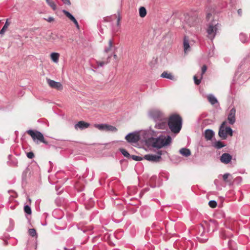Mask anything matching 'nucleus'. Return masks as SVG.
<instances>
[{"label":"nucleus","instance_id":"f257e3e1","mask_svg":"<svg viewBox=\"0 0 250 250\" xmlns=\"http://www.w3.org/2000/svg\"><path fill=\"white\" fill-rule=\"evenodd\" d=\"M141 135L146 142L151 143L154 147L160 148L169 145L171 142V138L169 135H161L157 138H154L156 135V132L150 128L142 132Z\"/></svg>","mask_w":250,"mask_h":250},{"label":"nucleus","instance_id":"f03ea898","mask_svg":"<svg viewBox=\"0 0 250 250\" xmlns=\"http://www.w3.org/2000/svg\"><path fill=\"white\" fill-rule=\"evenodd\" d=\"M182 119L178 115L174 114L170 116L168 120V126L171 131L178 133L182 128Z\"/></svg>","mask_w":250,"mask_h":250},{"label":"nucleus","instance_id":"7ed1b4c3","mask_svg":"<svg viewBox=\"0 0 250 250\" xmlns=\"http://www.w3.org/2000/svg\"><path fill=\"white\" fill-rule=\"evenodd\" d=\"M219 23L217 21L212 20L207 24L206 32L207 38L212 41L216 36Z\"/></svg>","mask_w":250,"mask_h":250},{"label":"nucleus","instance_id":"20e7f679","mask_svg":"<svg viewBox=\"0 0 250 250\" xmlns=\"http://www.w3.org/2000/svg\"><path fill=\"white\" fill-rule=\"evenodd\" d=\"M26 133L31 136L34 142L38 143L39 142L47 144V142L44 140L43 134L40 131L29 129L26 131Z\"/></svg>","mask_w":250,"mask_h":250},{"label":"nucleus","instance_id":"39448f33","mask_svg":"<svg viewBox=\"0 0 250 250\" xmlns=\"http://www.w3.org/2000/svg\"><path fill=\"white\" fill-rule=\"evenodd\" d=\"M148 116L149 118L154 122L160 120L167 116L160 109L157 108L151 109L148 112Z\"/></svg>","mask_w":250,"mask_h":250},{"label":"nucleus","instance_id":"423d86ee","mask_svg":"<svg viewBox=\"0 0 250 250\" xmlns=\"http://www.w3.org/2000/svg\"><path fill=\"white\" fill-rule=\"evenodd\" d=\"M226 122H224L221 124L219 130L218 132V135L223 139H226L228 135L230 136H232L233 130L230 127H226Z\"/></svg>","mask_w":250,"mask_h":250},{"label":"nucleus","instance_id":"0eeeda50","mask_svg":"<svg viewBox=\"0 0 250 250\" xmlns=\"http://www.w3.org/2000/svg\"><path fill=\"white\" fill-rule=\"evenodd\" d=\"M155 122L154 127L158 129H166L168 126V120L167 117Z\"/></svg>","mask_w":250,"mask_h":250},{"label":"nucleus","instance_id":"6e6552de","mask_svg":"<svg viewBox=\"0 0 250 250\" xmlns=\"http://www.w3.org/2000/svg\"><path fill=\"white\" fill-rule=\"evenodd\" d=\"M117 48L115 46L113 45L112 42L110 41V58L113 57L114 61L112 62L113 66L116 67L118 64L119 59L117 55L116 54V51Z\"/></svg>","mask_w":250,"mask_h":250},{"label":"nucleus","instance_id":"1a4fd4ad","mask_svg":"<svg viewBox=\"0 0 250 250\" xmlns=\"http://www.w3.org/2000/svg\"><path fill=\"white\" fill-rule=\"evenodd\" d=\"M126 140L130 143H136L140 139L139 134L137 132H132L128 134L125 137Z\"/></svg>","mask_w":250,"mask_h":250},{"label":"nucleus","instance_id":"9d476101","mask_svg":"<svg viewBox=\"0 0 250 250\" xmlns=\"http://www.w3.org/2000/svg\"><path fill=\"white\" fill-rule=\"evenodd\" d=\"M162 153L159 151L157 155L155 154H146L144 156V159L147 161L153 162H158L160 161L161 159Z\"/></svg>","mask_w":250,"mask_h":250},{"label":"nucleus","instance_id":"9b49d317","mask_svg":"<svg viewBox=\"0 0 250 250\" xmlns=\"http://www.w3.org/2000/svg\"><path fill=\"white\" fill-rule=\"evenodd\" d=\"M47 84L51 87L55 88L58 90H62V85L60 82H57L49 79H46Z\"/></svg>","mask_w":250,"mask_h":250},{"label":"nucleus","instance_id":"f8f14e48","mask_svg":"<svg viewBox=\"0 0 250 250\" xmlns=\"http://www.w3.org/2000/svg\"><path fill=\"white\" fill-rule=\"evenodd\" d=\"M235 113L236 110L235 108L230 109L228 116V120L230 125H233L235 122Z\"/></svg>","mask_w":250,"mask_h":250},{"label":"nucleus","instance_id":"ddd939ff","mask_svg":"<svg viewBox=\"0 0 250 250\" xmlns=\"http://www.w3.org/2000/svg\"><path fill=\"white\" fill-rule=\"evenodd\" d=\"M232 159V156L230 154L227 153H223L220 157V161L224 164L229 163Z\"/></svg>","mask_w":250,"mask_h":250},{"label":"nucleus","instance_id":"4468645a","mask_svg":"<svg viewBox=\"0 0 250 250\" xmlns=\"http://www.w3.org/2000/svg\"><path fill=\"white\" fill-rule=\"evenodd\" d=\"M89 126V124L86 123L84 121H79L78 123L75 125V128L76 130L80 129L83 130L87 128Z\"/></svg>","mask_w":250,"mask_h":250},{"label":"nucleus","instance_id":"2eb2a0df","mask_svg":"<svg viewBox=\"0 0 250 250\" xmlns=\"http://www.w3.org/2000/svg\"><path fill=\"white\" fill-rule=\"evenodd\" d=\"M62 11L63 12V13L68 18H69L72 21H73L74 22V23L75 24V25H76L77 28L79 29V23H78L77 21L75 18V17L70 13H69L68 11H67L65 10H63Z\"/></svg>","mask_w":250,"mask_h":250},{"label":"nucleus","instance_id":"dca6fc26","mask_svg":"<svg viewBox=\"0 0 250 250\" xmlns=\"http://www.w3.org/2000/svg\"><path fill=\"white\" fill-rule=\"evenodd\" d=\"M94 127L103 131H109V125L107 124H95Z\"/></svg>","mask_w":250,"mask_h":250},{"label":"nucleus","instance_id":"f3484780","mask_svg":"<svg viewBox=\"0 0 250 250\" xmlns=\"http://www.w3.org/2000/svg\"><path fill=\"white\" fill-rule=\"evenodd\" d=\"M183 47L185 53L190 50V45L189 43V40L188 37L185 36L183 41Z\"/></svg>","mask_w":250,"mask_h":250},{"label":"nucleus","instance_id":"a211bd4d","mask_svg":"<svg viewBox=\"0 0 250 250\" xmlns=\"http://www.w3.org/2000/svg\"><path fill=\"white\" fill-rule=\"evenodd\" d=\"M214 135V132L211 129H206L205 131V137L207 140H211Z\"/></svg>","mask_w":250,"mask_h":250},{"label":"nucleus","instance_id":"6ab92c4d","mask_svg":"<svg viewBox=\"0 0 250 250\" xmlns=\"http://www.w3.org/2000/svg\"><path fill=\"white\" fill-rule=\"evenodd\" d=\"M200 229L202 230V232L200 234V236L197 237V239L200 242L205 243L208 240V238L207 237H204L205 233L204 231V228L203 226H201Z\"/></svg>","mask_w":250,"mask_h":250},{"label":"nucleus","instance_id":"aec40b11","mask_svg":"<svg viewBox=\"0 0 250 250\" xmlns=\"http://www.w3.org/2000/svg\"><path fill=\"white\" fill-rule=\"evenodd\" d=\"M179 153L183 156L188 157L191 155L190 150L187 148H182L179 150Z\"/></svg>","mask_w":250,"mask_h":250},{"label":"nucleus","instance_id":"412c9836","mask_svg":"<svg viewBox=\"0 0 250 250\" xmlns=\"http://www.w3.org/2000/svg\"><path fill=\"white\" fill-rule=\"evenodd\" d=\"M208 99L209 102L212 105L218 103V101L215 96L212 94H209L208 96Z\"/></svg>","mask_w":250,"mask_h":250},{"label":"nucleus","instance_id":"4be33fe9","mask_svg":"<svg viewBox=\"0 0 250 250\" xmlns=\"http://www.w3.org/2000/svg\"><path fill=\"white\" fill-rule=\"evenodd\" d=\"M226 145L220 141H216L212 144V146L217 149H220L224 147Z\"/></svg>","mask_w":250,"mask_h":250},{"label":"nucleus","instance_id":"5701e85b","mask_svg":"<svg viewBox=\"0 0 250 250\" xmlns=\"http://www.w3.org/2000/svg\"><path fill=\"white\" fill-rule=\"evenodd\" d=\"M114 18H116L117 19L116 23L117 26L118 27L119 26V25H120V20L121 19V17L120 15V14L118 13L117 15L115 14L114 15L110 16V21H112L113 19H114Z\"/></svg>","mask_w":250,"mask_h":250},{"label":"nucleus","instance_id":"b1692460","mask_svg":"<svg viewBox=\"0 0 250 250\" xmlns=\"http://www.w3.org/2000/svg\"><path fill=\"white\" fill-rule=\"evenodd\" d=\"M161 77L162 78H166L171 80H173L174 79V76L171 73H168L166 71L163 72L161 75Z\"/></svg>","mask_w":250,"mask_h":250},{"label":"nucleus","instance_id":"393cba45","mask_svg":"<svg viewBox=\"0 0 250 250\" xmlns=\"http://www.w3.org/2000/svg\"><path fill=\"white\" fill-rule=\"evenodd\" d=\"M59 54L58 53H52L51 54V59L54 62H58L59 61Z\"/></svg>","mask_w":250,"mask_h":250},{"label":"nucleus","instance_id":"a878e982","mask_svg":"<svg viewBox=\"0 0 250 250\" xmlns=\"http://www.w3.org/2000/svg\"><path fill=\"white\" fill-rule=\"evenodd\" d=\"M139 16L141 18L145 17L146 15V10L145 7H141L139 9Z\"/></svg>","mask_w":250,"mask_h":250},{"label":"nucleus","instance_id":"bb28decb","mask_svg":"<svg viewBox=\"0 0 250 250\" xmlns=\"http://www.w3.org/2000/svg\"><path fill=\"white\" fill-rule=\"evenodd\" d=\"M29 171V168L28 167H27L24 170V171L22 172V180L23 181H26V179H27V174L28 173Z\"/></svg>","mask_w":250,"mask_h":250},{"label":"nucleus","instance_id":"cd10ccee","mask_svg":"<svg viewBox=\"0 0 250 250\" xmlns=\"http://www.w3.org/2000/svg\"><path fill=\"white\" fill-rule=\"evenodd\" d=\"M228 245L229 247L231 249V250H236V246H235V243L232 241V240H229L228 242Z\"/></svg>","mask_w":250,"mask_h":250},{"label":"nucleus","instance_id":"c85d7f7f","mask_svg":"<svg viewBox=\"0 0 250 250\" xmlns=\"http://www.w3.org/2000/svg\"><path fill=\"white\" fill-rule=\"evenodd\" d=\"M239 38L242 42L245 43L248 42V39L246 35L243 33H241L239 35Z\"/></svg>","mask_w":250,"mask_h":250},{"label":"nucleus","instance_id":"c756f323","mask_svg":"<svg viewBox=\"0 0 250 250\" xmlns=\"http://www.w3.org/2000/svg\"><path fill=\"white\" fill-rule=\"evenodd\" d=\"M46 2L53 10H55L56 9V5L52 0H46Z\"/></svg>","mask_w":250,"mask_h":250},{"label":"nucleus","instance_id":"7c9ffc66","mask_svg":"<svg viewBox=\"0 0 250 250\" xmlns=\"http://www.w3.org/2000/svg\"><path fill=\"white\" fill-rule=\"evenodd\" d=\"M120 150L122 154L126 158H130L131 157V155L125 149L121 148Z\"/></svg>","mask_w":250,"mask_h":250},{"label":"nucleus","instance_id":"2f4dec72","mask_svg":"<svg viewBox=\"0 0 250 250\" xmlns=\"http://www.w3.org/2000/svg\"><path fill=\"white\" fill-rule=\"evenodd\" d=\"M8 25H9V23H8V21H6L5 23V24L4 25V26H3V27L2 28V29L0 31V35H2L4 34L6 30L8 28Z\"/></svg>","mask_w":250,"mask_h":250},{"label":"nucleus","instance_id":"473e14b6","mask_svg":"<svg viewBox=\"0 0 250 250\" xmlns=\"http://www.w3.org/2000/svg\"><path fill=\"white\" fill-rule=\"evenodd\" d=\"M24 211L25 213L28 214H31L32 213V210L30 207L29 205H25L24 207Z\"/></svg>","mask_w":250,"mask_h":250},{"label":"nucleus","instance_id":"72a5a7b5","mask_svg":"<svg viewBox=\"0 0 250 250\" xmlns=\"http://www.w3.org/2000/svg\"><path fill=\"white\" fill-rule=\"evenodd\" d=\"M29 234L32 237H35L37 236L36 230L34 229H30L28 230Z\"/></svg>","mask_w":250,"mask_h":250},{"label":"nucleus","instance_id":"f704fd0d","mask_svg":"<svg viewBox=\"0 0 250 250\" xmlns=\"http://www.w3.org/2000/svg\"><path fill=\"white\" fill-rule=\"evenodd\" d=\"M96 63L98 65V67H103L104 65L107 64L108 63V61H97Z\"/></svg>","mask_w":250,"mask_h":250},{"label":"nucleus","instance_id":"c9c22d12","mask_svg":"<svg viewBox=\"0 0 250 250\" xmlns=\"http://www.w3.org/2000/svg\"><path fill=\"white\" fill-rule=\"evenodd\" d=\"M18 164V161L17 159L16 158H14V159L11 160V161L10 162V166H11L12 167H17Z\"/></svg>","mask_w":250,"mask_h":250},{"label":"nucleus","instance_id":"e433bc0d","mask_svg":"<svg viewBox=\"0 0 250 250\" xmlns=\"http://www.w3.org/2000/svg\"><path fill=\"white\" fill-rule=\"evenodd\" d=\"M130 158H131L132 160L136 161H140L143 159L142 157L136 155H131V157Z\"/></svg>","mask_w":250,"mask_h":250},{"label":"nucleus","instance_id":"4c0bfd02","mask_svg":"<svg viewBox=\"0 0 250 250\" xmlns=\"http://www.w3.org/2000/svg\"><path fill=\"white\" fill-rule=\"evenodd\" d=\"M208 205L211 208H214L217 206V203L214 200H211L209 201Z\"/></svg>","mask_w":250,"mask_h":250},{"label":"nucleus","instance_id":"58836bf2","mask_svg":"<svg viewBox=\"0 0 250 250\" xmlns=\"http://www.w3.org/2000/svg\"><path fill=\"white\" fill-rule=\"evenodd\" d=\"M230 174L228 173H225L224 174L222 177H223V180L226 182H229L230 181L228 180V179L229 178V176H230Z\"/></svg>","mask_w":250,"mask_h":250},{"label":"nucleus","instance_id":"ea45409f","mask_svg":"<svg viewBox=\"0 0 250 250\" xmlns=\"http://www.w3.org/2000/svg\"><path fill=\"white\" fill-rule=\"evenodd\" d=\"M202 79V78H200V79H197V77L196 75L194 76L193 79L195 84H196V85H199L201 83V80Z\"/></svg>","mask_w":250,"mask_h":250},{"label":"nucleus","instance_id":"a19ab883","mask_svg":"<svg viewBox=\"0 0 250 250\" xmlns=\"http://www.w3.org/2000/svg\"><path fill=\"white\" fill-rule=\"evenodd\" d=\"M207 67L206 65H204L202 67V72L201 73V78H203L204 74L206 72Z\"/></svg>","mask_w":250,"mask_h":250},{"label":"nucleus","instance_id":"79ce46f5","mask_svg":"<svg viewBox=\"0 0 250 250\" xmlns=\"http://www.w3.org/2000/svg\"><path fill=\"white\" fill-rule=\"evenodd\" d=\"M109 21V18L108 17H105L104 18V20L102 21L101 23V26L102 25L104 26V23H107Z\"/></svg>","mask_w":250,"mask_h":250},{"label":"nucleus","instance_id":"37998d69","mask_svg":"<svg viewBox=\"0 0 250 250\" xmlns=\"http://www.w3.org/2000/svg\"><path fill=\"white\" fill-rule=\"evenodd\" d=\"M26 155H27V157L29 159H32L35 156L34 154L32 151L27 153Z\"/></svg>","mask_w":250,"mask_h":250},{"label":"nucleus","instance_id":"c03bdc74","mask_svg":"<svg viewBox=\"0 0 250 250\" xmlns=\"http://www.w3.org/2000/svg\"><path fill=\"white\" fill-rule=\"evenodd\" d=\"M63 3L65 5H70L71 2L70 0H61Z\"/></svg>","mask_w":250,"mask_h":250},{"label":"nucleus","instance_id":"a18cd8bd","mask_svg":"<svg viewBox=\"0 0 250 250\" xmlns=\"http://www.w3.org/2000/svg\"><path fill=\"white\" fill-rule=\"evenodd\" d=\"M212 19V14L210 13H207V16H206V19L207 20L209 21L210 19Z\"/></svg>","mask_w":250,"mask_h":250},{"label":"nucleus","instance_id":"49530a36","mask_svg":"<svg viewBox=\"0 0 250 250\" xmlns=\"http://www.w3.org/2000/svg\"><path fill=\"white\" fill-rule=\"evenodd\" d=\"M117 131V129L113 126L110 125V132H116Z\"/></svg>","mask_w":250,"mask_h":250},{"label":"nucleus","instance_id":"de8ad7c7","mask_svg":"<svg viewBox=\"0 0 250 250\" xmlns=\"http://www.w3.org/2000/svg\"><path fill=\"white\" fill-rule=\"evenodd\" d=\"M222 237L223 238L226 239L227 237H229V235H228L226 231H225L224 233L222 234Z\"/></svg>","mask_w":250,"mask_h":250},{"label":"nucleus","instance_id":"09e8293b","mask_svg":"<svg viewBox=\"0 0 250 250\" xmlns=\"http://www.w3.org/2000/svg\"><path fill=\"white\" fill-rule=\"evenodd\" d=\"M45 20L48 22H52L54 21V19L52 17H49L47 19H45Z\"/></svg>","mask_w":250,"mask_h":250},{"label":"nucleus","instance_id":"8fccbe9b","mask_svg":"<svg viewBox=\"0 0 250 250\" xmlns=\"http://www.w3.org/2000/svg\"><path fill=\"white\" fill-rule=\"evenodd\" d=\"M109 50V48L107 47V48H105L104 52L106 53H107Z\"/></svg>","mask_w":250,"mask_h":250},{"label":"nucleus","instance_id":"3c124183","mask_svg":"<svg viewBox=\"0 0 250 250\" xmlns=\"http://www.w3.org/2000/svg\"><path fill=\"white\" fill-rule=\"evenodd\" d=\"M241 13H242L241 9H239V10H238V14H239V15H241Z\"/></svg>","mask_w":250,"mask_h":250},{"label":"nucleus","instance_id":"603ef678","mask_svg":"<svg viewBox=\"0 0 250 250\" xmlns=\"http://www.w3.org/2000/svg\"><path fill=\"white\" fill-rule=\"evenodd\" d=\"M64 249L65 250H68V249H67L66 248H65V247H64Z\"/></svg>","mask_w":250,"mask_h":250},{"label":"nucleus","instance_id":"864d4df0","mask_svg":"<svg viewBox=\"0 0 250 250\" xmlns=\"http://www.w3.org/2000/svg\"><path fill=\"white\" fill-rule=\"evenodd\" d=\"M216 182H217V180H215L214 181V183H215V184H216Z\"/></svg>","mask_w":250,"mask_h":250},{"label":"nucleus","instance_id":"5fc2aeb1","mask_svg":"<svg viewBox=\"0 0 250 250\" xmlns=\"http://www.w3.org/2000/svg\"><path fill=\"white\" fill-rule=\"evenodd\" d=\"M108 58H109V55L107 57V59H108Z\"/></svg>","mask_w":250,"mask_h":250},{"label":"nucleus","instance_id":"6e6d98bb","mask_svg":"<svg viewBox=\"0 0 250 250\" xmlns=\"http://www.w3.org/2000/svg\"><path fill=\"white\" fill-rule=\"evenodd\" d=\"M109 237V235H108V236H107V239H108Z\"/></svg>","mask_w":250,"mask_h":250}]
</instances>
